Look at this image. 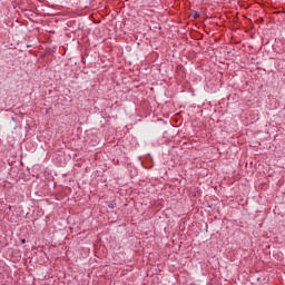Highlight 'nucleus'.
<instances>
[{
  "label": "nucleus",
  "mask_w": 285,
  "mask_h": 285,
  "mask_svg": "<svg viewBox=\"0 0 285 285\" xmlns=\"http://www.w3.org/2000/svg\"><path fill=\"white\" fill-rule=\"evenodd\" d=\"M194 17L197 19L199 17V12H195Z\"/></svg>",
  "instance_id": "1"
}]
</instances>
